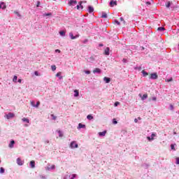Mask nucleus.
<instances>
[{
  "instance_id": "f257e3e1",
  "label": "nucleus",
  "mask_w": 179,
  "mask_h": 179,
  "mask_svg": "<svg viewBox=\"0 0 179 179\" xmlns=\"http://www.w3.org/2000/svg\"><path fill=\"white\" fill-rule=\"evenodd\" d=\"M158 78H159V76L157 75V73H152L149 75V79L156 80Z\"/></svg>"
},
{
  "instance_id": "f03ea898",
  "label": "nucleus",
  "mask_w": 179,
  "mask_h": 179,
  "mask_svg": "<svg viewBox=\"0 0 179 179\" xmlns=\"http://www.w3.org/2000/svg\"><path fill=\"white\" fill-rule=\"evenodd\" d=\"M78 146L76 141H72L70 144V148H71V149H76L78 148Z\"/></svg>"
},
{
  "instance_id": "7ed1b4c3",
  "label": "nucleus",
  "mask_w": 179,
  "mask_h": 179,
  "mask_svg": "<svg viewBox=\"0 0 179 179\" xmlns=\"http://www.w3.org/2000/svg\"><path fill=\"white\" fill-rule=\"evenodd\" d=\"M15 114L12 113H9L8 114L5 115V117L7 118V120H10V118H14Z\"/></svg>"
},
{
  "instance_id": "20e7f679",
  "label": "nucleus",
  "mask_w": 179,
  "mask_h": 179,
  "mask_svg": "<svg viewBox=\"0 0 179 179\" xmlns=\"http://www.w3.org/2000/svg\"><path fill=\"white\" fill-rule=\"evenodd\" d=\"M77 3H78V1H76L75 0H70L69 1V6H75V5H76Z\"/></svg>"
},
{
  "instance_id": "39448f33",
  "label": "nucleus",
  "mask_w": 179,
  "mask_h": 179,
  "mask_svg": "<svg viewBox=\"0 0 179 179\" xmlns=\"http://www.w3.org/2000/svg\"><path fill=\"white\" fill-rule=\"evenodd\" d=\"M23 161H22V159H20V157H18L17 159V164H18V166H23Z\"/></svg>"
},
{
  "instance_id": "423d86ee",
  "label": "nucleus",
  "mask_w": 179,
  "mask_h": 179,
  "mask_svg": "<svg viewBox=\"0 0 179 179\" xmlns=\"http://www.w3.org/2000/svg\"><path fill=\"white\" fill-rule=\"evenodd\" d=\"M110 6H111V8L117 6V1L111 0L110 2Z\"/></svg>"
},
{
  "instance_id": "0eeeda50",
  "label": "nucleus",
  "mask_w": 179,
  "mask_h": 179,
  "mask_svg": "<svg viewBox=\"0 0 179 179\" xmlns=\"http://www.w3.org/2000/svg\"><path fill=\"white\" fill-rule=\"evenodd\" d=\"M0 9H6V4H5V2L2 1L0 3Z\"/></svg>"
},
{
  "instance_id": "6e6552de",
  "label": "nucleus",
  "mask_w": 179,
  "mask_h": 179,
  "mask_svg": "<svg viewBox=\"0 0 179 179\" xmlns=\"http://www.w3.org/2000/svg\"><path fill=\"white\" fill-rule=\"evenodd\" d=\"M88 12L89 13H93V12H94V8H93V6H88Z\"/></svg>"
},
{
  "instance_id": "1a4fd4ad",
  "label": "nucleus",
  "mask_w": 179,
  "mask_h": 179,
  "mask_svg": "<svg viewBox=\"0 0 179 179\" xmlns=\"http://www.w3.org/2000/svg\"><path fill=\"white\" fill-rule=\"evenodd\" d=\"M69 36H71V40H75V38H78V37H79V35L74 36L72 32L69 33Z\"/></svg>"
},
{
  "instance_id": "9d476101",
  "label": "nucleus",
  "mask_w": 179,
  "mask_h": 179,
  "mask_svg": "<svg viewBox=\"0 0 179 179\" xmlns=\"http://www.w3.org/2000/svg\"><path fill=\"white\" fill-rule=\"evenodd\" d=\"M105 55H110V48H106L104 50Z\"/></svg>"
},
{
  "instance_id": "9b49d317",
  "label": "nucleus",
  "mask_w": 179,
  "mask_h": 179,
  "mask_svg": "<svg viewBox=\"0 0 179 179\" xmlns=\"http://www.w3.org/2000/svg\"><path fill=\"white\" fill-rule=\"evenodd\" d=\"M101 70L99 68H96L94 70H93V73H101Z\"/></svg>"
},
{
  "instance_id": "f8f14e48",
  "label": "nucleus",
  "mask_w": 179,
  "mask_h": 179,
  "mask_svg": "<svg viewBox=\"0 0 179 179\" xmlns=\"http://www.w3.org/2000/svg\"><path fill=\"white\" fill-rule=\"evenodd\" d=\"M103 80H104V82H106V83H110V82H111V78H107V77H104L103 78Z\"/></svg>"
},
{
  "instance_id": "ddd939ff",
  "label": "nucleus",
  "mask_w": 179,
  "mask_h": 179,
  "mask_svg": "<svg viewBox=\"0 0 179 179\" xmlns=\"http://www.w3.org/2000/svg\"><path fill=\"white\" fill-rule=\"evenodd\" d=\"M30 166H31V169H34L36 167V162L31 161L30 162Z\"/></svg>"
},
{
  "instance_id": "4468645a",
  "label": "nucleus",
  "mask_w": 179,
  "mask_h": 179,
  "mask_svg": "<svg viewBox=\"0 0 179 179\" xmlns=\"http://www.w3.org/2000/svg\"><path fill=\"white\" fill-rule=\"evenodd\" d=\"M106 134H107V131H102V132H99V136H106Z\"/></svg>"
},
{
  "instance_id": "2eb2a0df",
  "label": "nucleus",
  "mask_w": 179,
  "mask_h": 179,
  "mask_svg": "<svg viewBox=\"0 0 179 179\" xmlns=\"http://www.w3.org/2000/svg\"><path fill=\"white\" fill-rule=\"evenodd\" d=\"M81 128H86V125L82 124V123L78 124V129H80Z\"/></svg>"
},
{
  "instance_id": "dca6fc26",
  "label": "nucleus",
  "mask_w": 179,
  "mask_h": 179,
  "mask_svg": "<svg viewBox=\"0 0 179 179\" xmlns=\"http://www.w3.org/2000/svg\"><path fill=\"white\" fill-rule=\"evenodd\" d=\"M15 145V141H10V143H9V145H8V147L9 148H13V145Z\"/></svg>"
},
{
  "instance_id": "f3484780",
  "label": "nucleus",
  "mask_w": 179,
  "mask_h": 179,
  "mask_svg": "<svg viewBox=\"0 0 179 179\" xmlns=\"http://www.w3.org/2000/svg\"><path fill=\"white\" fill-rule=\"evenodd\" d=\"M101 17L102 19H106V18H107V13H104V12H102V14H101Z\"/></svg>"
},
{
  "instance_id": "a211bd4d",
  "label": "nucleus",
  "mask_w": 179,
  "mask_h": 179,
  "mask_svg": "<svg viewBox=\"0 0 179 179\" xmlns=\"http://www.w3.org/2000/svg\"><path fill=\"white\" fill-rule=\"evenodd\" d=\"M74 93V97H78L79 96V90H75Z\"/></svg>"
},
{
  "instance_id": "6ab92c4d",
  "label": "nucleus",
  "mask_w": 179,
  "mask_h": 179,
  "mask_svg": "<svg viewBox=\"0 0 179 179\" xmlns=\"http://www.w3.org/2000/svg\"><path fill=\"white\" fill-rule=\"evenodd\" d=\"M22 121H23V122H27V124H29L30 122V120L26 117H23L22 119Z\"/></svg>"
},
{
  "instance_id": "aec40b11",
  "label": "nucleus",
  "mask_w": 179,
  "mask_h": 179,
  "mask_svg": "<svg viewBox=\"0 0 179 179\" xmlns=\"http://www.w3.org/2000/svg\"><path fill=\"white\" fill-rule=\"evenodd\" d=\"M57 132L59 134V138H62V136H64V134L62 131H61V130H57Z\"/></svg>"
},
{
  "instance_id": "412c9836",
  "label": "nucleus",
  "mask_w": 179,
  "mask_h": 179,
  "mask_svg": "<svg viewBox=\"0 0 179 179\" xmlns=\"http://www.w3.org/2000/svg\"><path fill=\"white\" fill-rule=\"evenodd\" d=\"M141 73H143L144 77H146V76H149V73H148V72L145 71V70H143L141 71Z\"/></svg>"
},
{
  "instance_id": "4be33fe9",
  "label": "nucleus",
  "mask_w": 179,
  "mask_h": 179,
  "mask_svg": "<svg viewBox=\"0 0 179 179\" xmlns=\"http://www.w3.org/2000/svg\"><path fill=\"white\" fill-rule=\"evenodd\" d=\"M48 170H55V165L48 166Z\"/></svg>"
},
{
  "instance_id": "5701e85b",
  "label": "nucleus",
  "mask_w": 179,
  "mask_h": 179,
  "mask_svg": "<svg viewBox=\"0 0 179 179\" xmlns=\"http://www.w3.org/2000/svg\"><path fill=\"white\" fill-rule=\"evenodd\" d=\"M145 99H148V94H144L141 97V100H145Z\"/></svg>"
},
{
  "instance_id": "b1692460",
  "label": "nucleus",
  "mask_w": 179,
  "mask_h": 179,
  "mask_svg": "<svg viewBox=\"0 0 179 179\" xmlns=\"http://www.w3.org/2000/svg\"><path fill=\"white\" fill-rule=\"evenodd\" d=\"M13 82H15V83H16L17 82V76H14Z\"/></svg>"
},
{
  "instance_id": "393cba45",
  "label": "nucleus",
  "mask_w": 179,
  "mask_h": 179,
  "mask_svg": "<svg viewBox=\"0 0 179 179\" xmlns=\"http://www.w3.org/2000/svg\"><path fill=\"white\" fill-rule=\"evenodd\" d=\"M3 173H5V169H3V167L0 168V174H3Z\"/></svg>"
},
{
  "instance_id": "a878e982",
  "label": "nucleus",
  "mask_w": 179,
  "mask_h": 179,
  "mask_svg": "<svg viewBox=\"0 0 179 179\" xmlns=\"http://www.w3.org/2000/svg\"><path fill=\"white\" fill-rule=\"evenodd\" d=\"M157 30L158 31H164L165 29L164 27H158Z\"/></svg>"
},
{
  "instance_id": "bb28decb",
  "label": "nucleus",
  "mask_w": 179,
  "mask_h": 179,
  "mask_svg": "<svg viewBox=\"0 0 179 179\" xmlns=\"http://www.w3.org/2000/svg\"><path fill=\"white\" fill-rule=\"evenodd\" d=\"M171 6V2H170V1H168V2L166 3V8H170Z\"/></svg>"
},
{
  "instance_id": "cd10ccee",
  "label": "nucleus",
  "mask_w": 179,
  "mask_h": 179,
  "mask_svg": "<svg viewBox=\"0 0 179 179\" xmlns=\"http://www.w3.org/2000/svg\"><path fill=\"white\" fill-rule=\"evenodd\" d=\"M51 69L54 72V71H55L57 69V66L55 65H52V66H51Z\"/></svg>"
},
{
  "instance_id": "c85d7f7f",
  "label": "nucleus",
  "mask_w": 179,
  "mask_h": 179,
  "mask_svg": "<svg viewBox=\"0 0 179 179\" xmlns=\"http://www.w3.org/2000/svg\"><path fill=\"white\" fill-rule=\"evenodd\" d=\"M56 76L59 77V79H62V76H61V72H58V73L56 74Z\"/></svg>"
},
{
  "instance_id": "c756f323",
  "label": "nucleus",
  "mask_w": 179,
  "mask_h": 179,
  "mask_svg": "<svg viewBox=\"0 0 179 179\" xmlns=\"http://www.w3.org/2000/svg\"><path fill=\"white\" fill-rule=\"evenodd\" d=\"M87 120H93V116H92V115H88L87 116Z\"/></svg>"
},
{
  "instance_id": "7c9ffc66",
  "label": "nucleus",
  "mask_w": 179,
  "mask_h": 179,
  "mask_svg": "<svg viewBox=\"0 0 179 179\" xmlns=\"http://www.w3.org/2000/svg\"><path fill=\"white\" fill-rule=\"evenodd\" d=\"M170 110H171V111H173V110H174V105H173V104H170Z\"/></svg>"
},
{
  "instance_id": "2f4dec72",
  "label": "nucleus",
  "mask_w": 179,
  "mask_h": 179,
  "mask_svg": "<svg viewBox=\"0 0 179 179\" xmlns=\"http://www.w3.org/2000/svg\"><path fill=\"white\" fill-rule=\"evenodd\" d=\"M39 106H40V101H37L36 104L35 105L36 108H38Z\"/></svg>"
},
{
  "instance_id": "473e14b6",
  "label": "nucleus",
  "mask_w": 179,
  "mask_h": 179,
  "mask_svg": "<svg viewBox=\"0 0 179 179\" xmlns=\"http://www.w3.org/2000/svg\"><path fill=\"white\" fill-rule=\"evenodd\" d=\"M59 34H60V36H65V31H59Z\"/></svg>"
},
{
  "instance_id": "72a5a7b5",
  "label": "nucleus",
  "mask_w": 179,
  "mask_h": 179,
  "mask_svg": "<svg viewBox=\"0 0 179 179\" xmlns=\"http://www.w3.org/2000/svg\"><path fill=\"white\" fill-rule=\"evenodd\" d=\"M52 15V13H49L43 14V16H51Z\"/></svg>"
},
{
  "instance_id": "f704fd0d",
  "label": "nucleus",
  "mask_w": 179,
  "mask_h": 179,
  "mask_svg": "<svg viewBox=\"0 0 179 179\" xmlns=\"http://www.w3.org/2000/svg\"><path fill=\"white\" fill-rule=\"evenodd\" d=\"M155 136H156V134H152V135H151V139H152V141H153V139H155V138H154Z\"/></svg>"
},
{
  "instance_id": "c9c22d12",
  "label": "nucleus",
  "mask_w": 179,
  "mask_h": 179,
  "mask_svg": "<svg viewBox=\"0 0 179 179\" xmlns=\"http://www.w3.org/2000/svg\"><path fill=\"white\" fill-rule=\"evenodd\" d=\"M165 82H173V78H169V79H168V80H165Z\"/></svg>"
},
{
  "instance_id": "e433bc0d",
  "label": "nucleus",
  "mask_w": 179,
  "mask_h": 179,
  "mask_svg": "<svg viewBox=\"0 0 179 179\" xmlns=\"http://www.w3.org/2000/svg\"><path fill=\"white\" fill-rule=\"evenodd\" d=\"M171 149L172 150H176V148H174V145H173V144H171Z\"/></svg>"
},
{
  "instance_id": "4c0bfd02",
  "label": "nucleus",
  "mask_w": 179,
  "mask_h": 179,
  "mask_svg": "<svg viewBox=\"0 0 179 179\" xmlns=\"http://www.w3.org/2000/svg\"><path fill=\"white\" fill-rule=\"evenodd\" d=\"M176 164H179V157H176Z\"/></svg>"
},
{
  "instance_id": "58836bf2",
  "label": "nucleus",
  "mask_w": 179,
  "mask_h": 179,
  "mask_svg": "<svg viewBox=\"0 0 179 179\" xmlns=\"http://www.w3.org/2000/svg\"><path fill=\"white\" fill-rule=\"evenodd\" d=\"M15 15H17V16H18L19 17H20L21 15H20V13H19V12L15 11Z\"/></svg>"
},
{
  "instance_id": "ea45409f",
  "label": "nucleus",
  "mask_w": 179,
  "mask_h": 179,
  "mask_svg": "<svg viewBox=\"0 0 179 179\" xmlns=\"http://www.w3.org/2000/svg\"><path fill=\"white\" fill-rule=\"evenodd\" d=\"M115 23H116V24H117L118 26H120V24H121L120 23V22L118 20H115Z\"/></svg>"
},
{
  "instance_id": "a19ab883",
  "label": "nucleus",
  "mask_w": 179,
  "mask_h": 179,
  "mask_svg": "<svg viewBox=\"0 0 179 179\" xmlns=\"http://www.w3.org/2000/svg\"><path fill=\"white\" fill-rule=\"evenodd\" d=\"M31 106H32V107H35L36 103H34V101H31Z\"/></svg>"
},
{
  "instance_id": "79ce46f5",
  "label": "nucleus",
  "mask_w": 179,
  "mask_h": 179,
  "mask_svg": "<svg viewBox=\"0 0 179 179\" xmlns=\"http://www.w3.org/2000/svg\"><path fill=\"white\" fill-rule=\"evenodd\" d=\"M76 177V174L71 175V178L70 179H74Z\"/></svg>"
},
{
  "instance_id": "37998d69",
  "label": "nucleus",
  "mask_w": 179,
  "mask_h": 179,
  "mask_svg": "<svg viewBox=\"0 0 179 179\" xmlns=\"http://www.w3.org/2000/svg\"><path fill=\"white\" fill-rule=\"evenodd\" d=\"M34 75H35L36 76H40V74H38V71H35V72H34Z\"/></svg>"
},
{
  "instance_id": "c03bdc74",
  "label": "nucleus",
  "mask_w": 179,
  "mask_h": 179,
  "mask_svg": "<svg viewBox=\"0 0 179 179\" xmlns=\"http://www.w3.org/2000/svg\"><path fill=\"white\" fill-rule=\"evenodd\" d=\"M82 3H83V1H80V6L82 9H83V6H82Z\"/></svg>"
},
{
  "instance_id": "a18cd8bd",
  "label": "nucleus",
  "mask_w": 179,
  "mask_h": 179,
  "mask_svg": "<svg viewBox=\"0 0 179 179\" xmlns=\"http://www.w3.org/2000/svg\"><path fill=\"white\" fill-rule=\"evenodd\" d=\"M120 104V102L117 101L115 103L114 106L115 107H117Z\"/></svg>"
},
{
  "instance_id": "49530a36",
  "label": "nucleus",
  "mask_w": 179,
  "mask_h": 179,
  "mask_svg": "<svg viewBox=\"0 0 179 179\" xmlns=\"http://www.w3.org/2000/svg\"><path fill=\"white\" fill-rule=\"evenodd\" d=\"M113 124H118V122L115 119H113Z\"/></svg>"
},
{
  "instance_id": "de8ad7c7",
  "label": "nucleus",
  "mask_w": 179,
  "mask_h": 179,
  "mask_svg": "<svg viewBox=\"0 0 179 179\" xmlns=\"http://www.w3.org/2000/svg\"><path fill=\"white\" fill-rule=\"evenodd\" d=\"M85 72L87 75H90V71H85Z\"/></svg>"
},
{
  "instance_id": "09e8293b",
  "label": "nucleus",
  "mask_w": 179,
  "mask_h": 179,
  "mask_svg": "<svg viewBox=\"0 0 179 179\" xmlns=\"http://www.w3.org/2000/svg\"><path fill=\"white\" fill-rule=\"evenodd\" d=\"M55 52H59V54L61 52V50H59V49H57L55 50Z\"/></svg>"
},
{
  "instance_id": "8fccbe9b",
  "label": "nucleus",
  "mask_w": 179,
  "mask_h": 179,
  "mask_svg": "<svg viewBox=\"0 0 179 179\" xmlns=\"http://www.w3.org/2000/svg\"><path fill=\"white\" fill-rule=\"evenodd\" d=\"M40 3H41L40 1H38V2H37V5H36V7H37V8H38V6H40Z\"/></svg>"
},
{
  "instance_id": "3c124183",
  "label": "nucleus",
  "mask_w": 179,
  "mask_h": 179,
  "mask_svg": "<svg viewBox=\"0 0 179 179\" xmlns=\"http://www.w3.org/2000/svg\"><path fill=\"white\" fill-rule=\"evenodd\" d=\"M52 117L53 120H57V117H55L54 115H52Z\"/></svg>"
},
{
  "instance_id": "603ef678",
  "label": "nucleus",
  "mask_w": 179,
  "mask_h": 179,
  "mask_svg": "<svg viewBox=\"0 0 179 179\" xmlns=\"http://www.w3.org/2000/svg\"><path fill=\"white\" fill-rule=\"evenodd\" d=\"M147 139H148V141H152V138H150V137H147Z\"/></svg>"
},
{
  "instance_id": "864d4df0",
  "label": "nucleus",
  "mask_w": 179,
  "mask_h": 179,
  "mask_svg": "<svg viewBox=\"0 0 179 179\" xmlns=\"http://www.w3.org/2000/svg\"><path fill=\"white\" fill-rule=\"evenodd\" d=\"M18 83H22V79H18Z\"/></svg>"
},
{
  "instance_id": "5fc2aeb1",
  "label": "nucleus",
  "mask_w": 179,
  "mask_h": 179,
  "mask_svg": "<svg viewBox=\"0 0 179 179\" xmlns=\"http://www.w3.org/2000/svg\"><path fill=\"white\" fill-rule=\"evenodd\" d=\"M122 61H123V62L125 63V62H127V59H123Z\"/></svg>"
},
{
  "instance_id": "6e6d98bb",
  "label": "nucleus",
  "mask_w": 179,
  "mask_h": 179,
  "mask_svg": "<svg viewBox=\"0 0 179 179\" xmlns=\"http://www.w3.org/2000/svg\"><path fill=\"white\" fill-rule=\"evenodd\" d=\"M152 100H153L154 101H156V100H157L156 97H153V98H152Z\"/></svg>"
},
{
  "instance_id": "4d7b16f0",
  "label": "nucleus",
  "mask_w": 179,
  "mask_h": 179,
  "mask_svg": "<svg viewBox=\"0 0 179 179\" xmlns=\"http://www.w3.org/2000/svg\"><path fill=\"white\" fill-rule=\"evenodd\" d=\"M134 122H138V119H134Z\"/></svg>"
},
{
  "instance_id": "13d9d810",
  "label": "nucleus",
  "mask_w": 179,
  "mask_h": 179,
  "mask_svg": "<svg viewBox=\"0 0 179 179\" xmlns=\"http://www.w3.org/2000/svg\"><path fill=\"white\" fill-rule=\"evenodd\" d=\"M120 20L122 22V20H124L123 17H120Z\"/></svg>"
},
{
  "instance_id": "bf43d9fd",
  "label": "nucleus",
  "mask_w": 179,
  "mask_h": 179,
  "mask_svg": "<svg viewBox=\"0 0 179 179\" xmlns=\"http://www.w3.org/2000/svg\"><path fill=\"white\" fill-rule=\"evenodd\" d=\"M80 6L79 5L77 6V9H79Z\"/></svg>"
},
{
  "instance_id": "052dcab7",
  "label": "nucleus",
  "mask_w": 179,
  "mask_h": 179,
  "mask_svg": "<svg viewBox=\"0 0 179 179\" xmlns=\"http://www.w3.org/2000/svg\"><path fill=\"white\" fill-rule=\"evenodd\" d=\"M146 3H147L148 5H150V2H149V1L147 2Z\"/></svg>"
},
{
  "instance_id": "680f3d73",
  "label": "nucleus",
  "mask_w": 179,
  "mask_h": 179,
  "mask_svg": "<svg viewBox=\"0 0 179 179\" xmlns=\"http://www.w3.org/2000/svg\"><path fill=\"white\" fill-rule=\"evenodd\" d=\"M138 120H141V117H138Z\"/></svg>"
},
{
  "instance_id": "e2e57ef3",
  "label": "nucleus",
  "mask_w": 179,
  "mask_h": 179,
  "mask_svg": "<svg viewBox=\"0 0 179 179\" xmlns=\"http://www.w3.org/2000/svg\"><path fill=\"white\" fill-rule=\"evenodd\" d=\"M0 163H1V160H0Z\"/></svg>"
}]
</instances>
